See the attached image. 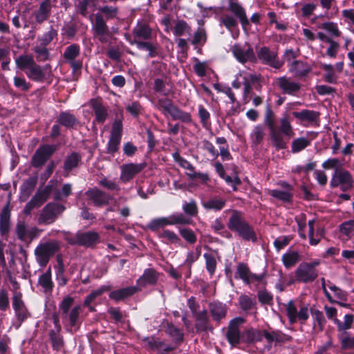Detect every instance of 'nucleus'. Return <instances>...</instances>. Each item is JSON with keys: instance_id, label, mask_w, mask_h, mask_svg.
Wrapping results in <instances>:
<instances>
[{"instance_id": "obj_54", "label": "nucleus", "mask_w": 354, "mask_h": 354, "mask_svg": "<svg viewBox=\"0 0 354 354\" xmlns=\"http://www.w3.org/2000/svg\"><path fill=\"white\" fill-rule=\"evenodd\" d=\"M94 3V0H77L75 4L77 12L83 17L88 14V7Z\"/></svg>"}, {"instance_id": "obj_58", "label": "nucleus", "mask_w": 354, "mask_h": 354, "mask_svg": "<svg viewBox=\"0 0 354 354\" xmlns=\"http://www.w3.org/2000/svg\"><path fill=\"white\" fill-rule=\"evenodd\" d=\"M32 50L36 54V59L38 62H44L49 59V53L46 46H37Z\"/></svg>"}, {"instance_id": "obj_51", "label": "nucleus", "mask_w": 354, "mask_h": 354, "mask_svg": "<svg viewBox=\"0 0 354 354\" xmlns=\"http://www.w3.org/2000/svg\"><path fill=\"white\" fill-rule=\"evenodd\" d=\"M133 44H136L139 49H144L149 51V57H153L158 55L157 48L153 44L134 39Z\"/></svg>"}, {"instance_id": "obj_16", "label": "nucleus", "mask_w": 354, "mask_h": 354, "mask_svg": "<svg viewBox=\"0 0 354 354\" xmlns=\"http://www.w3.org/2000/svg\"><path fill=\"white\" fill-rule=\"evenodd\" d=\"M277 185L283 190L270 189L268 191V194L284 203H292L294 187L285 180H279Z\"/></svg>"}, {"instance_id": "obj_10", "label": "nucleus", "mask_w": 354, "mask_h": 354, "mask_svg": "<svg viewBox=\"0 0 354 354\" xmlns=\"http://www.w3.org/2000/svg\"><path fill=\"white\" fill-rule=\"evenodd\" d=\"M286 315L288 317L290 324H293L297 319L301 324H304L309 317L308 308L307 306H302L297 312L294 301L290 300L286 305Z\"/></svg>"}, {"instance_id": "obj_4", "label": "nucleus", "mask_w": 354, "mask_h": 354, "mask_svg": "<svg viewBox=\"0 0 354 354\" xmlns=\"http://www.w3.org/2000/svg\"><path fill=\"white\" fill-rule=\"evenodd\" d=\"M61 249L59 241L53 240L41 243L35 250V255L37 262L44 268L48 263L50 259Z\"/></svg>"}, {"instance_id": "obj_30", "label": "nucleus", "mask_w": 354, "mask_h": 354, "mask_svg": "<svg viewBox=\"0 0 354 354\" xmlns=\"http://www.w3.org/2000/svg\"><path fill=\"white\" fill-rule=\"evenodd\" d=\"M226 205V200L222 198L213 197L202 202L203 207L207 211L219 212Z\"/></svg>"}, {"instance_id": "obj_45", "label": "nucleus", "mask_w": 354, "mask_h": 354, "mask_svg": "<svg viewBox=\"0 0 354 354\" xmlns=\"http://www.w3.org/2000/svg\"><path fill=\"white\" fill-rule=\"evenodd\" d=\"M160 106L165 115H170L173 120L177 119V109L169 100H161Z\"/></svg>"}, {"instance_id": "obj_46", "label": "nucleus", "mask_w": 354, "mask_h": 354, "mask_svg": "<svg viewBox=\"0 0 354 354\" xmlns=\"http://www.w3.org/2000/svg\"><path fill=\"white\" fill-rule=\"evenodd\" d=\"M111 288L109 286H103L99 289L91 292L88 295L84 301L83 305L84 306H89V305L97 297L101 296L104 292L110 290Z\"/></svg>"}, {"instance_id": "obj_63", "label": "nucleus", "mask_w": 354, "mask_h": 354, "mask_svg": "<svg viewBox=\"0 0 354 354\" xmlns=\"http://www.w3.org/2000/svg\"><path fill=\"white\" fill-rule=\"evenodd\" d=\"M15 231L19 239L23 241L26 240L28 231L26 224L25 223L24 221L17 222L15 227Z\"/></svg>"}, {"instance_id": "obj_28", "label": "nucleus", "mask_w": 354, "mask_h": 354, "mask_svg": "<svg viewBox=\"0 0 354 354\" xmlns=\"http://www.w3.org/2000/svg\"><path fill=\"white\" fill-rule=\"evenodd\" d=\"M138 288L136 286H129L112 291L109 293V297L116 301L124 299L131 297L138 291Z\"/></svg>"}, {"instance_id": "obj_9", "label": "nucleus", "mask_w": 354, "mask_h": 354, "mask_svg": "<svg viewBox=\"0 0 354 354\" xmlns=\"http://www.w3.org/2000/svg\"><path fill=\"white\" fill-rule=\"evenodd\" d=\"M52 189L53 187L51 185H47L42 190H38L26 205L24 214L30 215L32 209L40 207L48 200Z\"/></svg>"}, {"instance_id": "obj_35", "label": "nucleus", "mask_w": 354, "mask_h": 354, "mask_svg": "<svg viewBox=\"0 0 354 354\" xmlns=\"http://www.w3.org/2000/svg\"><path fill=\"white\" fill-rule=\"evenodd\" d=\"M81 160V156L77 152H73L70 155L67 156L64 162L63 168L64 172L68 174L74 168L77 167Z\"/></svg>"}, {"instance_id": "obj_3", "label": "nucleus", "mask_w": 354, "mask_h": 354, "mask_svg": "<svg viewBox=\"0 0 354 354\" xmlns=\"http://www.w3.org/2000/svg\"><path fill=\"white\" fill-rule=\"evenodd\" d=\"M321 264V260L315 259L311 261H303L295 271V281L298 283H313L319 276L317 267Z\"/></svg>"}, {"instance_id": "obj_5", "label": "nucleus", "mask_w": 354, "mask_h": 354, "mask_svg": "<svg viewBox=\"0 0 354 354\" xmlns=\"http://www.w3.org/2000/svg\"><path fill=\"white\" fill-rule=\"evenodd\" d=\"M67 243L71 245H81L90 248L100 242V235L95 232H78L75 234H70L65 238Z\"/></svg>"}, {"instance_id": "obj_11", "label": "nucleus", "mask_w": 354, "mask_h": 354, "mask_svg": "<svg viewBox=\"0 0 354 354\" xmlns=\"http://www.w3.org/2000/svg\"><path fill=\"white\" fill-rule=\"evenodd\" d=\"M257 57L262 64L276 69L281 68L284 64L283 61L279 60L277 53L267 46H263L257 51Z\"/></svg>"}, {"instance_id": "obj_2", "label": "nucleus", "mask_w": 354, "mask_h": 354, "mask_svg": "<svg viewBox=\"0 0 354 354\" xmlns=\"http://www.w3.org/2000/svg\"><path fill=\"white\" fill-rule=\"evenodd\" d=\"M231 212L227 223V228L243 241L256 243L257 236L254 228L245 220L243 212L237 209H232Z\"/></svg>"}, {"instance_id": "obj_32", "label": "nucleus", "mask_w": 354, "mask_h": 354, "mask_svg": "<svg viewBox=\"0 0 354 354\" xmlns=\"http://www.w3.org/2000/svg\"><path fill=\"white\" fill-rule=\"evenodd\" d=\"M263 340L262 331L250 328L242 333V342L246 344H254Z\"/></svg>"}, {"instance_id": "obj_40", "label": "nucleus", "mask_w": 354, "mask_h": 354, "mask_svg": "<svg viewBox=\"0 0 354 354\" xmlns=\"http://www.w3.org/2000/svg\"><path fill=\"white\" fill-rule=\"evenodd\" d=\"M257 297L261 306H272L274 304L273 295L266 288L259 290L257 293Z\"/></svg>"}, {"instance_id": "obj_64", "label": "nucleus", "mask_w": 354, "mask_h": 354, "mask_svg": "<svg viewBox=\"0 0 354 354\" xmlns=\"http://www.w3.org/2000/svg\"><path fill=\"white\" fill-rule=\"evenodd\" d=\"M99 10L104 15L106 20L116 17L118 11V8L107 6L100 7Z\"/></svg>"}, {"instance_id": "obj_39", "label": "nucleus", "mask_w": 354, "mask_h": 354, "mask_svg": "<svg viewBox=\"0 0 354 354\" xmlns=\"http://www.w3.org/2000/svg\"><path fill=\"white\" fill-rule=\"evenodd\" d=\"M61 330H50L49 337L52 347L55 351H59L64 346L63 337L60 335Z\"/></svg>"}, {"instance_id": "obj_49", "label": "nucleus", "mask_w": 354, "mask_h": 354, "mask_svg": "<svg viewBox=\"0 0 354 354\" xmlns=\"http://www.w3.org/2000/svg\"><path fill=\"white\" fill-rule=\"evenodd\" d=\"M15 62L17 68L24 70L25 68L29 69L35 62L32 56L24 55L18 57Z\"/></svg>"}, {"instance_id": "obj_22", "label": "nucleus", "mask_w": 354, "mask_h": 354, "mask_svg": "<svg viewBox=\"0 0 354 354\" xmlns=\"http://www.w3.org/2000/svg\"><path fill=\"white\" fill-rule=\"evenodd\" d=\"M277 86L282 90L283 93L290 95H295V93L301 89L299 83L290 81L286 76L277 79Z\"/></svg>"}, {"instance_id": "obj_47", "label": "nucleus", "mask_w": 354, "mask_h": 354, "mask_svg": "<svg viewBox=\"0 0 354 354\" xmlns=\"http://www.w3.org/2000/svg\"><path fill=\"white\" fill-rule=\"evenodd\" d=\"M354 322V315L346 314L344 316V322H342L338 319H334V323L337 325L339 331L350 329Z\"/></svg>"}, {"instance_id": "obj_37", "label": "nucleus", "mask_w": 354, "mask_h": 354, "mask_svg": "<svg viewBox=\"0 0 354 354\" xmlns=\"http://www.w3.org/2000/svg\"><path fill=\"white\" fill-rule=\"evenodd\" d=\"M338 229L341 236L346 237V240L351 239L354 236V219L344 221Z\"/></svg>"}, {"instance_id": "obj_19", "label": "nucleus", "mask_w": 354, "mask_h": 354, "mask_svg": "<svg viewBox=\"0 0 354 354\" xmlns=\"http://www.w3.org/2000/svg\"><path fill=\"white\" fill-rule=\"evenodd\" d=\"M247 44L248 45V48L245 50L239 45H234L232 48L233 55L241 64H245L248 61L254 62L256 60L252 48L248 44Z\"/></svg>"}, {"instance_id": "obj_55", "label": "nucleus", "mask_w": 354, "mask_h": 354, "mask_svg": "<svg viewBox=\"0 0 354 354\" xmlns=\"http://www.w3.org/2000/svg\"><path fill=\"white\" fill-rule=\"evenodd\" d=\"M179 232L181 236L189 244L196 243V236L192 230L186 227L179 228Z\"/></svg>"}, {"instance_id": "obj_50", "label": "nucleus", "mask_w": 354, "mask_h": 354, "mask_svg": "<svg viewBox=\"0 0 354 354\" xmlns=\"http://www.w3.org/2000/svg\"><path fill=\"white\" fill-rule=\"evenodd\" d=\"M239 306L243 311L248 312L253 308L257 304L254 299L246 295H242L239 298Z\"/></svg>"}, {"instance_id": "obj_17", "label": "nucleus", "mask_w": 354, "mask_h": 354, "mask_svg": "<svg viewBox=\"0 0 354 354\" xmlns=\"http://www.w3.org/2000/svg\"><path fill=\"white\" fill-rule=\"evenodd\" d=\"M288 71L299 80H305L312 71L311 66L301 60H294L289 63Z\"/></svg>"}, {"instance_id": "obj_12", "label": "nucleus", "mask_w": 354, "mask_h": 354, "mask_svg": "<svg viewBox=\"0 0 354 354\" xmlns=\"http://www.w3.org/2000/svg\"><path fill=\"white\" fill-rule=\"evenodd\" d=\"M122 122L121 118L116 119L113 123L111 136L108 143L107 151L114 153L118 151L122 135Z\"/></svg>"}, {"instance_id": "obj_7", "label": "nucleus", "mask_w": 354, "mask_h": 354, "mask_svg": "<svg viewBox=\"0 0 354 354\" xmlns=\"http://www.w3.org/2000/svg\"><path fill=\"white\" fill-rule=\"evenodd\" d=\"M66 207L64 205L56 203H49L43 209L39 215L38 222L39 224H50L55 222L59 215H60Z\"/></svg>"}, {"instance_id": "obj_62", "label": "nucleus", "mask_w": 354, "mask_h": 354, "mask_svg": "<svg viewBox=\"0 0 354 354\" xmlns=\"http://www.w3.org/2000/svg\"><path fill=\"white\" fill-rule=\"evenodd\" d=\"M328 283H330L328 288L331 291L334 292L335 297L341 301H346L348 298V293L345 290H342L338 286L332 284L329 281Z\"/></svg>"}, {"instance_id": "obj_20", "label": "nucleus", "mask_w": 354, "mask_h": 354, "mask_svg": "<svg viewBox=\"0 0 354 354\" xmlns=\"http://www.w3.org/2000/svg\"><path fill=\"white\" fill-rule=\"evenodd\" d=\"M147 166L145 162L135 164L129 163L122 166L121 179L124 182L131 180L136 174L141 172Z\"/></svg>"}, {"instance_id": "obj_29", "label": "nucleus", "mask_w": 354, "mask_h": 354, "mask_svg": "<svg viewBox=\"0 0 354 354\" xmlns=\"http://www.w3.org/2000/svg\"><path fill=\"white\" fill-rule=\"evenodd\" d=\"M59 124L64 126L68 129H75L76 125L79 124L76 117L67 111L61 112L57 119Z\"/></svg>"}, {"instance_id": "obj_42", "label": "nucleus", "mask_w": 354, "mask_h": 354, "mask_svg": "<svg viewBox=\"0 0 354 354\" xmlns=\"http://www.w3.org/2000/svg\"><path fill=\"white\" fill-rule=\"evenodd\" d=\"M310 145V140L304 138H298L292 142L291 144V151L293 153H299L301 151L306 149L307 147H308Z\"/></svg>"}, {"instance_id": "obj_53", "label": "nucleus", "mask_w": 354, "mask_h": 354, "mask_svg": "<svg viewBox=\"0 0 354 354\" xmlns=\"http://www.w3.org/2000/svg\"><path fill=\"white\" fill-rule=\"evenodd\" d=\"M178 166L187 170V175L192 179H195L197 177V173L194 171V167L187 160H185L178 154Z\"/></svg>"}, {"instance_id": "obj_48", "label": "nucleus", "mask_w": 354, "mask_h": 354, "mask_svg": "<svg viewBox=\"0 0 354 354\" xmlns=\"http://www.w3.org/2000/svg\"><path fill=\"white\" fill-rule=\"evenodd\" d=\"M80 53V48L78 44H73L68 46L64 53L63 57L66 62L75 59Z\"/></svg>"}, {"instance_id": "obj_52", "label": "nucleus", "mask_w": 354, "mask_h": 354, "mask_svg": "<svg viewBox=\"0 0 354 354\" xmlns=\"http://www.w3.org/2000/svg\"><path fill=\"white\" fill-rule=\"evenodd\" d=\"M203 257L205 259L206 270L210 276H213L216 268V261L215 257L209 253H205Z\"/></svg>"}, {"instance_id": "obj_38", "label": "nucleus", "mask_w": 354, "mask_h": 354, "mask_svg": "<svg viewBox=\"0 0 354 354\" xmlns=\"http://www.w3.org/2000/svg\"><path fill=\"white\" fill-rule=\"evenodd\" d=\"M26 75L30 79L36 82H42L46 78V74L42 67L35 62L28 69Z\"/></svg>"}, {"instance_id": "obj_6", "label": "nucleus", "mask_w": 354, "mask_h": 354, "mask_svg": "<svg viewBox=\"0 0 354 354\" xmlns=\"http://www.w3.org/2000/svg\"><path fill=\"white\" fill-rule=\"evenodd\" d=\"M353 185V177L348 170L343 168L335 170L330 181V187L331 188H335L339 186L342 192H346L351 189Z\"/></svg>"}, {"instance_id": "obj_23", "label": "nucleus", "mask_w": 354, "mask_h": 354, "mask_svg": "<svg viewBox=\"0 0 354 354\" xmlns=\"http://www.w3.org/2000/svg\"><path fill=\"white\" fill-rule=\"evenodd\" d=\"M209 310L213 320L220 323L227 315V307L221 302L214 301L209 304Z\"/></svg>"}, {"instance_id": "obj_25", "label": "nucleus", "mask_w": 354, "mask_h": 354, "mask_svg": "<svg viewBox=\"0 0 354 354\" xmlns=\"http://www.w3.org/2000/svg\"><path fill=\"white\" fill-rule=\"evenodd\" d=\"M10 226V209H9V203H8L0 214V234L3 236H8Z\"/></svg>"}, {"instance_id": "obj_61", "label": "nucleus", "mask_w": 354, "mask_h": 354, "mask_svg": "<svg viewBox=\"0 0 354 354\" xmlns=\"http://www.w3.org/2000/svg\"><path fill=\"white\" fill-rule=\"evenodd\" d=\"M338 337L342 350L354 349V336L351 337L348 335L343 336V335H339Z\"/></svg>"}, {"instance_id": "obj_33", "label": "nucleus", "mask_w": 354, "mask_h": 354, "mask_svg": "<svg viewBox=\"0 0 354 354\" xmlns=\"http://www.w3.org/2000/svg\"><path fill=\"white\" fill-rule=\"evenodd\" d=\"M177 216H171L170 217H163L152 220L148 225V227L151 230L156 231L167 225L176 224Z\"/></svg>"}, {"instance_id": "obj_27", "label": "nucleus", "mask_w": 354, "mask_h": 354, "mask_svg": "<svg viewBox=\"0 0 354 354\" xmlns=\"http://www.w3.org/2000/svg\"><path fill=\"white\" fill-rule=\"evenodd\" d=\"M301 260L300 254L295 250H288L281 257V261L286 269L290 270Z\"/></svg>"}, {"instance_id": "obj_18", "label": "nucleus", "mask_w": 354, "mask_h": 354, "mask_svg": "<svg viewBox=\"0 0 354 354\" xmlns=\"http://www.w3.org/2000/svg\"><path fill=\"white\" fill-rule=\"evenodd\" d=\"M85 194L96 207L109 205V201L112 199V197L109 194L97 187L88 189Z\"/></svg>"}, {"instance_id": "obj_41", "label": "nucleus", "mask_w": 354, "mask_h": 354, "mask_svg": "<svg viewBox=\"0 0 354 354\" xmlns=\"http://www.w3.org/2000/svg\"><path fill=\"white\" fill-rule=\"evenodd\" d=\"M265 132L263 127L261 124L256 125L250 134L252 145L255 146L260 145L263 140Z\"/></svg>"}, {"instance_id": "obj_44", "label": "nucleus", "mask_w": 354, "mask_h": 354, "mask_svg": "<svg viewBox=\"0 0 354 354\" xmlns=\"http://www.w3.org/2000/svg\"><path fill=\"white\" fill-rule=\"evenodd\" d=\"M38 283L45 289L46 292H50L53 290V283L51 280V270L50 268L39 277Z\"/></svg>"}, {"instance_id": "obj_60", "label": "nucleus", "mask_w": 354, "mask_h": 354, "mask_svg": "<svg viewBox=\"0 0 354 354\" xmlns=\"http://www.w3.org/2000/svg\"><path fill=\"white\" fill-rule=\"evenodd\" d=\"M57 31L51 26L50 30L48 32L44 34L41 37L39 38V40L41 41V46H46L55 37H57Z\"/></svg>"}, {"instance_id": "obj_21", "label": "nucleus", "mask_w": 354, "mask_h": 354, "mask_svg": "<svg viewBox=\"0 0 354 354\" xmlns=\"http://www.w3.org/2000/svg\"><path fill=\"white\" fill-rule=\"evenodd\" d=\"M52 7L50 0H44L41 2L39 8L33 12L35 22L41 24L48 20L51 14Z\"/></svg>"}, {"instance_id": "obj_56", "label": "nucleus", "mask_w": 354, "mask_h": 354, "mask_svg": "<svg viewBox=\"0 0 354 354\" xmlns=\"http://www.w3.org/2000/svg\"><path fill=\"white\" fill-rule=\"evenodd\" d=\"M229 10L236 17H239L245 14V9L238 3V0H228Z\"/></svg>"}, {"instance_id": "obj_36", "label": "nucleus", "mask_w": 354, "mask_h": 354, "mask_svg": "<svg viewBox=\"0 0 354 354\" xmlns=\"http://www.w3.org/2000/svg\"><path fill=\"white\" fill-rule=\"evenodd\" d=\"M158 274L153 269H147L145 271L143 275L138 280L139 286H146L147 284H155L158 280Z\"/></svg>"}, {"instance_id": "obj_59", "label": "nucleus", "mask_w": 354, "mask_h": 354, "mask_svg": "<svg viewBox=\"0 0 354 354\" xmlns=\"http://www.w3.org/2000/svg\"><path fill=\"white\" fill-rule=\"evenodd\" d=\"M310 312H311L313 319L315 322H317V323L319 326V330L322 331L324 330L325 324L326 322L323 313L319 310H315V309H311Z\"/></svg>"}, {"instance_id": "obj_15", "label": "nucleus", "mask_w": 354, "mask_h": 354, "mask_svg": "<svg viewBox=\"0 0 354 354\" xmlns=\"http://www.w3.org/2000/svg\"><path fill=\"white\" fill-rule=\"evenodd\" d=\"M244 321V319L242 317H235L229 323L226 338L229 344L232 346H236L241 341L242 342V334L241 333L239 326Z\"/></svg>"}, {"instance_id": "obj_26", "label": "nucleus", "mask_w": 354, "mask_h": 354, "mask_svg": "<svg viewBox=\"0 0 354 354\" xmlns=\"http://www.w3.org/2000/svg\"><path fill=\"white\" fill-rule=\"evenodd\" d=\"M194 316L196 319L195 328L197 333L206 332L209 329H212L209 327V319L207 310L199 311Z\"/></svg>"}, {"instance_id": "obj_43", "label": "nucleus", "mask_w": 354, "mask_h": 354, "mask_svg": "<svg viewBox=\"0 0 354 354\" xmlns=\"http://www.w3.org/2000/svg\"><path fill=\"white\" fill-rule=\"evenodd\" d=\"M135 38L149 39L151 37V30L145 24L138 26L133 30Z\"/></svg>"}, {"instance_id": "obj_57", "label": "nucleus", "mask_w": 354, "mask_h": 354, "mask_svg": "<svg viewBox=\"0 0 354 354\" xmlns=\"http://www.w3.org/2000/svg\"><path fill=\"white\" fill-rule=\"evenodd\" d=\"M182 207L185 213L189 217L195 216L198 214L197 205L194 201H185Z\"/></svg>"}, {"instance_id": "obj_1", "label": "nucleus", "mask_w": 354, "mask_h": 354, "mask_svg": "<svg viewBox=\"0 0 354 354\" xmlns=\"http://www.w3.org/2000/svg\"><path fill=\"white\" fill-rule=\"evenodd\" d=\"M279 129H277V116L271 105L268 104L265 108L263 124L269 131L271 144L277 151L286 149L288 140L295 136L293 127L287 115L280 119Z\"/></svg>"}, {"instance_id": "obj_13", "label": "nucleus", "mask_w": 354, "mask_h": 354, "mask_svg": "<svg viewBox=\"0 0 354 354\" xmlns=\"http://www.w3.org/2000/svg\"><path fill=\"white\" fill-rule=\"evenodd\" d=\"M264 277V273L257 274L251 272L248 265L243 262L239 263L234 274L236 279H241L247 285H250L252 281L260 282Z\"/></svg>"}, {"instance_id": "obj_24", "label": "nucleus", "mask_w": 354, "mask_h": 354, "mask_svg": "<svg viewBox=\"0 0 354 354\" xmlns=\"http://www.w3.org/2000/svg\"><path fill=\"white\" fill-rule=\"evenodd\" d=\"M292 115L301 122H307L313 124L319 120L320 113L313 110L302 109L301 111H293Z\"/></svg>"}, {"instance_id": "obj_34", "label": "nucleus", "mask_w": 354, "mask_h": 354, "mask_svg": "<svg viewBox=\"0 0 354 354\" xmlns=\"http://www.w3.org/2000/svg\"><path fill=\"white\" fill-rule=\"evenodd\" d=\"M91 104L95 112L96 121L101 124L104 123L108 116L106 108L95 99L91 100Z\"/></svg>"}, {"instance_id": "obj_31", "label": "nucleus", "mask_w": 354, "mask_h": 354, "mask_svg": "<svg viewBox=\"0 0 354 354\" xmlns=\"http://www.w3.org/2000/svg\"><path fill=\"white\" fill-rule=\"evenodd\" d=\"M37 183V177L28 178L21 185L20 201H26L34 190Z\"/></svg>"}, {"instance_id": "obj_8", "label": "nucleus", "mask_w": 354, "mask_h": 354, "mask_svg": "<svg viewBox=\"0 0 354 354\" xmlns=\"http://www.w3.org/2000/svg\"><path fill=\"white\" fill-rule=\"evenodd\" d=\"M57 150L56 145H43L40 146L32 157V167L37 168L43 166L50 157Z\"/></svg>"}, {"instance_id": "obj_14", "label": "nucleus", "mask_w": 354, "mask_h": 354, "mask_svg": "<svg viewBox=\"0 0 354 354\" xmlns=\"http://www.w3.org/2000/svg\"><path fill=\"white\" fill-rule=\"evenodd\" d=\"M93 36L101 44L108 43L109 38L111 36V33L103 16L98 13L95 15V24L93 25Z\"/></svg>"}]
</instances>
